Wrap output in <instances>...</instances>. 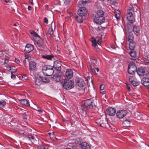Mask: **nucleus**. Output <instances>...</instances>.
Instances as JSON below:
<instances>
[{"instance_id": "obj_1", "label": "nucleus", "mask_w": 149, "mask_h": 149, "mask_svg": "<svg viewBox=\"0 0 149 149\" xmlns=\"http://www.w3.org/2000/svg\"><path fill=\"white\" fill-rule=\"evenodd\" d=\"M128 12L127 15V18L131 23L134 22L135 20L134 17V9L132 6H130L128 9Z\"/></svg>"}, {"instance_id": "obj_2", "label": "nucleus", "mask_w": 149, "mask_h": 149, "mask_svg": "<svg viewBox=\"0 0 149 149\" xmlns=\"http://www.w3.org/2000/svg\"><path fill=\"white\" fill-rule=\"evenodd\" d=\"M42 71L44 74L47 76H51L54 73L53 67L49 65L44 66Z\"/></svg>"}, {"instance_id": "obj_3", "label": "nucleus", "mask_w": 149, "mask_h": 149, "mask_svg": "<svg viewBox=\"0 0 149 149\" xmlns=\"http://www.w3.org/2000/svg\"><path fill=\"white\" fill-rule=\"evenodd\" d=\"M63 86L65 89L69 90L74 86V83L71 80H65L63 84Z\"/></svg>"}, {"instance_id": "obj_4", "label": "nucleus", "mask_w": 149, "mask_h": 149, "mask_svg": "<svg viewBox=\"0 0 149 149\" xmlns=\"http://www.w3.org/2000/svg\"><path fill=\"white\" fill-rule=\"evenodd\" d=\"M135 64L133 62L130 63L128 65V72L130 74H133L135 71L137 70Z\"/></svg>"}, {"instance_id": "obj_5", "label": "nucleus", "mask_w": 149, "mask_h": 149, "mask_svg": "<svg viewBox=\"0 0 149 149\" xmlns=\"http://www.w3.org/2000/svg\"><path fill=\"white\" fill-rule=\"evenodd\" d=\"M127 111L126 110H118L116 113V116L119 119L123 118L127 114Z\"/></svg>"}, {"instance_id": "obj_6", "label": "nucleus", "mask_w": 149, "mask_h": 149, "mask_svg": "<svg viewBox=\"0 0 149 149\" xmlns=\"http://www.w3.org/2000/svg\"><path fill=\"white\" fill-rule=\"evenodd\" d=\"M94 21L96 24H100L102 23L105 21L104 17L102 16H99L96 17Z\"/></svg>"}, {"instance_id": "obj_7", "label": "nucleus", "mask_w": 149, "mask_h": 149, "mask_svg": "<svg viewBox=\"0 0 149 149\" xmlns=\"http://www.w3.org/2000/svg\"><path fill=\"white\" fill-rule=\"evenodd\" d=\"M38 39V40L37 42V43L39 47V49L42 50L45 48L44 42L40 38H39Z\"/></svg>"}, {"instance_id": "obj_8", "label": "nucleus", "mask_w": 149, "mask_h": 149, "mask_svg": "<svg viewBox=\"0 0 149 149\" xmlns=\"http://www.w3.org/2000/svg\"><path fill=\"white\" fill-rule=\"evenodd\" d=\"M76 84L77 85L80 87L83 86L84 84V80L81 78L77 77L75 79Z\"/></svg>"}, {"instance_id": "obj_9", "label": "nucleus", "mask_w": 149, "mask_h": 149, "mask_svg": "<svg viewBox=\"0 0 149 149\" xmlns=\"http://www.w3.org/2000/svg\"><path fill=\"white\" fill-rule=\"evenodd\" d=\"M87 10L84 7H81L78 10L77 14L78 15L81 16H84L87 13Z\"/></svg>"}, {"instance_id": "obj_10", "label": "nucleus", "mask_w": 149, "mask_h": 149, "mask_svg": "<svg viewBox=\"0 0 149 149\" xmlns=\"http://www.w3.org/2000/svg\"><path fill=\"white\" fill-rule=\"evenodd\" d=\"M61 61L56 60L54 62L53 66L56 70H60L61 69Z\"/></svg>"}, {"instance_id": "obj_11", "label": "nucleus", "mask_w": 149, "mask_h": 149, "mask_svg": "<svg viewBox=\"0 0 149 149\" xmlns=\"http://www.w3.org/2000/svg\"><path fill=\"white\" fill-rule=\"evenodd\" d=\"M73 74L72 70L70 69H68L66 71L65 75L68 79H70L72 77Z\"/></svg>"}, {"instance_id": "obj_12", "label": "nucleus", "mask_w": 149, "mask_h": 149, "mask_svg": "<svg viewBox=\"0 0 149 149\" xmlns=\"http://www.w3.org/2000/svg\"><path fill=\"white\" fill-rule=\"evenodd\" d=\"M136 72L139 76H143L146 74L145 69L142 67L138 68L136 70Z\"/></svg>"}, {"instance_id": "obj_13", "label": "nucleus", "mask_w": 149, "mask_h": 149, "mask_svg": "<svg viewBox=\"0 0 149 149\" xmlns=\"http://www.w3.org/2000/svg\"><path fill=\"white\" fill-rule=\"evenodd\" d=\"M141 83L147 88H149V79L143 77L141 80Z\"/></svg>"}, {"instance_id": "obj_14", "label": "nucleus", "mask_w": 149, "mask_h": 149, "mask_svg": "<svg viewBox=\"0 0 149 149\" xmlns=\"http://www.w3.org/2000/svg\"><path fill=\"white\" fill-rule=\"evenodd\" d=\"M106 111L107 114L111 116L115 115L116 112V110L114 108L111 107L108 108Z\"/></svg>"}, {"instance_id": "obj_15", "label": "nucleus", "mask_w": 149, "mask_h": 149, "mask_svg": "<svg viewBox=\"0 0 149 149\" xmlns=\"http://www.w3.org/2000/svg\"><path fill=\"white\" fill-rule=\"evenodd\" d=\"M33 49L34 48L32 45L28 44L26 45L25 46V51L27 52H30L32 51Z\"/></svg>"}, {"instance_id": "obj_16", "label": "nucleus", "mask_w": 149, "mask_h": 149, "mask_svg": "<svg viewBox=\"0 0 149 149\" xmlns=\"http://www.w3.org/2000/svg\"><path fill=\"white\" fill-rule=\"evenodd\" d=\"M90 0H82L78 2V5L80 8L83 7L82 6H86Z\"/></svg>"}, {"instance_id": "obj_17", "label": "nucleus", "mask_w": 149, "mask_h": 149, "mask_svg": "<svg viewBox=\"0 0 149 149\" xmlns=\"http://www.w3.org/2000/svg\"><path fill=\"white\" fill-rule=\"evenodd\" d=\"M80 147L82 149H90V147L86 142H83L80 144Z\"/></svg>"}, {"instance_id": "obj_18", "label": "nucleus", "mask_w": 149, "mask_h": 149, "mask_svg": "<svg viewBox=\"0 0 149 149\" xmlns=\"http://www.w3.org/2000/svg\"><path fill=\"white\" fill-rule=\"evenodd\" d=\"M93 103L94 102H92L91 100H87L85 101L84 105L85 107L89 106L90 107H91V106L93 107Z\"/></svg>"}, {"instance_id": "obj_19", "label": "nucleus", "mask_w": 149, "mask_h": 149, "mask_svg": "<svg viewBox=\"0 0 149 149\" xmlns=\"http://www.w3.org/2000/svg\"><path fill=\"white\" fill-rule=\"evenodd\" d=\"M29 66L30 70L33 71L35 69L36 66V64L33 61H30L29 64Z\"/></svg>"}, {"instance_id": "obj_20", "label": "nucleus", "mask_w": 149, "mask_h": 149, "mask_svg": "<svg viewBox=\"0 0 149 149\" xmlns=\"http://www.w3.org/2000/svg\"><path fill=\"white\" fill-rule=\"evenodd\" d=\"M27 139L31 143L33 144L35 141L34 137L31 134L28 135Z\"/></svg>"}, {"instance_id": "obj_21", "label": "nucleus", "mask_w": 149, "mask_h": 149, "mask_svg": "<svg viewBox=\"0 0 149 149\" xmlns=\"http://www.w3.org/2000/svg\"><path fill=\"white\" fill-rule=\"evenodd\" d=\"M42 83V77L40 76L37 77L35 81V84L36 85H39Z\"/></svg>"}, {"instance_id": "obj_22", "label": "nucleus", "mask_w": 149, "mask_h": 149, "mask_svg": "<svg viewBox=\"0 0 149 149\" xmlns=\"http://www.w3.org/2000/svg\"><path fill=\"white\" fill-rule=\"evenodd\" d=\"M133 30L134 34L136 35H138L140 33V28L138 26H134Z\"/></svg>"}, {"instance_id": "obj_23", "label": "nucleus", "mask_w": 149, "mask_h": 149, "mask_svg": "<svg viewBox=\"0 0 149 149\" xmlns=\"http://www.w3.org/2000/svg\"><path fill=\"white\" fill-rule=\"evenodd\" d=\"M134 37L133 33L132 32H129L128 33L127 40L129 41L133 40Z\"/></svg>"}, {"instance_id": "obj_24", "label": "nucleus", "mask_w": 149, "mask_h": 149, "mask_svg": "<svg viewBox=\"0 0 149 149\" xmlns=\"http://www.w3.org/2000/svg\"><path fill=\"white\" fill-rule=\"evenodd\" d=\"M82 16L79 15L77 16L76 20L79 23H81L83 22V19L82 17Z\"/></svg>"}, {"instance_id": "obj_25", "label": "nucleus", "mask_w": 149, "mask_h": 149, "mask_svg": "<svg viewBox=\"0 0 149 149\" xmlns=\"http://www.w3.org/2000/svg\"><path fill=\"white\" fill-rule=\"evenodd\" d=\"M129 48L131 50H133L135 46V44L133 40L129 41Z\"/></svg>"}, {"instance_id": "obj_26", "label": "nucleus", "mask_w": 149, "mask_h": 149, "mask_svg": "<svg viewBox=\"0 0 149 149\" xmlns=\"http://www.w3.org/2000/svg\"><path fill=\"white\" fill-rule=\"evenodd\" d=\"M42 57L43 58L48 60H52V59L54 58L53 56L52 55H42Z\"/></svg>"}, {"instance_id": "obj_27", "label": "nucleus", "mask_w": 149, "mask_h": 149, "mask_svg": "<svg viewBox=\"0 0 149 149\" xmlns=\"http://www.w3.org/2000/svg\"><path fill=\"white\" fill-rule=\"evenodd\" d=\"M115 17L118 19L120 16V11L119 10H116L114 11Z\"/></svg>"}, {"instance_id": "obj_28", "label": "nucleus", "mask_w": 149, "mask_h": 149, "mask_svg": "<svg viewBox=\"0 0 149 149\" xmlns=\"http://www.w3.org/2000/svg\"><path fill=\"white\" fill-rule=\"evenodd\" d=\"M129 54L133 58H132V59L134 60L135 59V58L136 55V52L133 50H131L130 51Z\"/></svg>"}, {"instance_id": "obj_29", "label": "nucleus", "mask_w": 149, "mask_h": 149, "mask_svg": "<svg viewBox=\"0 0 149 149\" xmlns=\"http://www.w3.org/2000/svg\"><path fill=\"white\" fill-rule=\"evenodd\" d=\"M20 102L22 104L28 106H29L30 104L29 103L26 99L21 100H20Z\"/></svg>"}, {"instance_id": "obj_30", "label": "nucleus", "mask_w": 149, "mask_h": 149, "mask_svg": "<svg viewBox=\"0 0 149 149\" xmlns=\"http://www.w3.org/2000/svg\"><path fill=\"white\" fill-rule=\"evenodd\" d=\"M53 78L55 81H58L60 80L61 77L60 76L58 75H56L54 76Z\"/></svg>"}, {"instance_id": "obj_31", "label": "nucleus", "mask_w": 149, "mask_h": 149, "mask_svg": "<svg viewBox=\"0 0 149 149\" xmlns=\"http://www.w3.org/2000/svg\"><path fill=\"white\" fill-rule=\"evenodd\" d=\"M130 122L127 120H125L123 122V125L127 127L130 126Z\"/></svg>"}, {"instance_id": "obj_32", "label": "nucleus", "mask_w": 149, "mask_h": 149, "mask_svg": "<svg viewBox=\"0 0 149 149\" xmlns=\"http://www.w3.org/2000/svg\"><path fill=\"white\" fill-rule=\"evenodd\" d=\"M139 83L140 82L139 81L135 79L131 83L134 86H137L139 85Z\"/></svg>"}, {"instance_id": "obj_33", "label": "nucleus", "mask_w": 149, "mask_h": 149, "mask_svg": "<svg viewBox=\"0 0 149 149\" xmlns=\"http://www.w3.org/2000/svg\"><path fill=\"white\" fill-rule=\"evenodd\" d=\"M104 13V12L101 10H97L96 12V14L98 16H102L103 15Z\"/></svg>"}, {"instance_id": "obj_34", "label": "nucleus", "mask_w": 149, "mask_h": 149, "mask_svg": "<svg viewBox=\"0 0 149 149\" xmlns=\"http://www.w3.org/2000/svg\"><path fill=\"white\" fill-rule=\"evenodd\" d=\"M92 46L94 47H96L97 46V43L96 42V40L95 38H93L92 40Z\"/></svg>"}, {"instance_id": "obj_35", "label": "nucleus", "mask_w": 149, "mask_h": 149, "mask_svg": "<svg viewBox=\"0 0 149 149\" xmlns=\"http://www.w3.org/2000/svg\"><path fill=\"white\" fill-rule=\"evenodd\" d=\"M6 102L3 100H1L0 101V108H2L4 107L6 104Z\"/></svg>"}, {"instance_id": "obj_36", "label": "nucleus", "mask_w": 149, "mask_h": 149, "mask_svg": "<svg viewBox=\"0 0 149 149\" xmlns=\"http://www.w3.org/2000/svg\"><path fill=\"white\" fill-rule=\"evenodd\" d=\"M144 60L145 62V65L147 66V67L149 68V60L146 58H144Z\"/></svg>"}, {"instance_id": "obj_37", "label": "nucleus", "mask_w": 149, "mask_h": 149, "mask_svg": "<svg viewBox=\"0 0 149 149\" xmlns=\"http://www.w3.org/2000/svg\"><path fill=\"white\" fill-rule=\"evenodd\" d=\"M48 33L50 35H52L54 33V31L52 28H49L48 31Z\"/></svg>"}, {"instance_id": "obj_38", "label": "nucleus", "mask_w": 149, "mask_h": 149, "mask_svg": "<svg viewBox=\"0 0 149 149\" xmlns=\"http://www.w3.org/2000/svg\"><path fill=\"white\" fill-rule=\"evenodd\" d=\"M49 81V79L48 78L46 77H42V81L43 82H47Z\"/></svg>"}, {"instance_id": "obj_39", "label": "nucleus", "mask_w": 149, "mask_h": 149, "mask_svg": "<svg viewBox=\"0 0 149 149\" xmlns=\"http://www.w3.org/2000/svg\"><path fill=\"white\" fill-rule=\"evenodd\" d=\"M31 33L32 34L33 36L34 37H38V38H40V36L34 31H33L31 32Z\"/></svg>"}, {"instance_id": "obj_40", "label": "nucleus", "mask_w": 149, "mask_h": 149, "mask_svg": "<svg viewBox=\"0 0 149 149\" xmlns=\"http://www.w3.org/2000/svg\"><path fill=\"white\" fill-rule=\"evenodd\" d=\"M74 142L76 144L78 145L80 143V140L79 138H77L74 140Z\"/></svg>"}, {"instance_id": "obj_41", "label": "nucleus", "mask_w": 149, "mask_h": 149, "mask_svg": "<svg viewBox=\"0 0 149 149\" xmlns=\"http://www.w3.org/2000/svg\"><path fill=\"white\" fill-rule=\"evenodd\" d=\"M135 79V77L134 76H130L129 77V80L131 83H132Z\"/></svg>"}, {"instance_id": "obj_42", "label": "nucleus", "mask_w": 149, "mask_h": 149, "mask_svg": "<svg viewBox=\"0 0 149 149\" xmlns=\"http://www.w3.org/2000/svg\"><path fill=\"white\" fill-rule=\"evenodd\" d=\"M25 56L26 60L27 59L28 61H29L31 59V57L28 54H25Z\"/></svg>"}, {"instance_id": "obj_43", "label": "nucleus", "mask_w": 149, "mask_h": 149, "mask_svg": "<svg viewBox=\"0 0 149 149\" xmlns=\"http://www.w3.org/2000/svg\"><path fill=\"white\" fill-rule=\"evenodd\" d=\"M90 68L91 71L94 73H95V67L93 65H90Z\"/></svg>"}, {"instance_id": "obj_44", "label": "nucleus", "mask_w": 149, "mask_h": 149, "mask_svg": "<svg viewBox=\"0 0 149 149\" xmlns=\"http://www.w3.org/2000/svg\"><path fill=\"white\" fill-rule=\"evenodd\" d=\"M16 69H15V70L13 72H11V78L12 79H15L16 78L15 76L13 74V72H15L16 71Z\"/></svg>"}, {"instance_id": "obj_45", "label": "nucleus", "mask_w": 149, "mask_h": 149, "mask_svg": "<svg viewBox=\"0 0 149 149\" xmlns=\"http://www.w3.org/2000/svg\"><path fill=\"white\" fill-rule=\"evenodd\" d=\"M45 147L42 144L39 145L38 147V149H45Z\"/></svg>"}, {"instance_id": "obj_46", "label": "nucleus", "mask_w": 149, "mask_h": 149, "mask_svg": "<svg viewBox=\"0 0 149 149\" xmlns=\"http://www.w3.org/2000/svg\"><path fill=\"white\" fill-rule=\"evenodd\" d=\"M91 62L93 63H95L97 62V60L95 58H92L91 59Z\"/></svg>"}, {"instance_id": "obj_47", "label": "nucleus", "mask_w": 149, "mask_h": 149, "mask_svg": "<svg viewBox=\"0 0 149 149\" xmlns=\"http://www.w3.org/2000/svg\"><path fill=\"white\" fill-rule=\"evenodd\" d=\"M22 117L23 119H27V115L25 112L23 114Z\"/></svg>"}, {"instance_id": "obj_48", "label": "nucleus", "mask_w": 149, "mask_h": 149, "mask_svg": "<svg viewBox=\"0 0 149 149\" xmlns=\"http://www.w3.org/2000/svg\"><path fill=\"white\" fill-rule=\"evenodd\" d=\"M105 87L104 85L103 84H102L100 86V90H104V88Z\"/></svg>"}, {"instance_id": "obj_49", "label": "nucleus", "mask_w": 149, "mask_h": 149, "mask_svg": "<svg viewBox=\"0 0 149 149\" xmlns=\"http://www.w3.org/2000/svg\"><path fill=\"white\" fill-rule=\"evenodd\" d=\"M5 53V52L3 51H0V57L3 56Z\"/></svg>"}, {"instance_id": "obj_50", "label": "nucleus", "mask_w": 149, "mask_h": 149, "mask_svg": "<svg viewBox=\"0 0 149 149\" xmlns=\"http://www.w3.org/2000/svg\"><path fill=\"white\" fill-rule=\"evenodd\" d=\"M36 110L40 113H41L42 111V109L40 108L37 107V109H36Z\"/></svg>"}, {"instance_id": "obj_51", "label": "nucleus", "mask_w": 149, "mask_h": 149, "mask_svg": "<svg viewBox=\"0 0 149 149\" xmlns=\"http://www.w3.org/2000/svg\"><path fill=\"white\" fill-rule=\"evenodd\" d=\"M94 102V103L93 104V107H92L93 109H95L97 105V103H95L94 102Z\"/></svg>"}, {"instance_id": "obj_52", "label": "nucleus", "mask_w": 149, "mask_h": 149, "mask_svg": "<svg viewBox=\"0 0 149 149\" xmlns=\"http://www.w3.org/2000/svg\"><path fill=\"white\" fill-rule=\"evenodd\" d=\"M101 39L100 38L97 40V44L99 45H100Z\"/></svg>"}, {"instance_id": "obj_53", "label": "nucleus", "mask_w": 149, "mask_h": 149, "mask_svg": "<svg viewBox=\"0 0 149 149\" xmlns=\"http://www.w3.org/2000/svg\"><path fill=\"white\" fill-rule=\"evenodd\" d=\"M22 77L24 79H26L27 78V77L26 74H22Z\"/></svg>"}, {"instance_id": "obj_54", "label": "nucleus", "mask_w": 149, "mask_h": 149, "mask_svg": "<svg viewBox=\"0 0 149 149\" xmlns=\"http://www.w3.org/2000/svg\"><path fill=\"white\" fill-rule=\"evenodd\" d=\"M44 22L46 24H48V20L47 18L46 17H45L44 19Z\"/></svg>"}, {"instance_id": "obj_55", "label": "nucleus", "mask_w": 149, "mask_h": 149, "mask_svg": "<svg viewBox=\"0 0 149 149\" xmlns=\"http://www.w3.org/2000/svg\"><path fill=\"white\" fill-rule=\"evenodd\" d=\"M100 93L102 94H104L106 93V91H105L104 90H100Z\"/></svg>"}, {"instance_id": "obj_56", "label": "nucleus", "mask_w": 149, "mask_h": 149, "mask_svg": "<svg viewBox=\"0 0 149 149\" xmlns=\"http://www.w3.org/2000/svg\"><path fill=\"white\" fill-rule=\"evenodd\" d=\"M15 61L16 62V63L18 64H19L20 63V61L17 58L15 59Z\"/></svg>"}, {"instance_id": "obj_57", "label": "nucleus", "mask_w": 149, "mask_h": 149, "mask_svg": "<svg viewBox=\"0 0 149 149\" xmlns=\"http://www.w3.org/2000/svg\"><path fill=\"white\" fill-rule=\"evenodd\" d=\"M126 86L128 90H129L130 89V87L129 84L127 83H126Z\"/></svg>"}, {"instance_id": "obj_58", "label": "nucleus", "mask_w": 149, "mask_h": 149, "mask_svg": "<svg viewBox=\"0 0 149 149\" xmlns=\"http://www.w3.org/2000/svg\"><path fill=\"white\" fill-rule=\"evenodd\" d=\"M4 1L6 3H11V1L10 0H4Z\"/></svg>"}, {"instance_id": "obj_59", "label": "nucleus", "mask_w": 149, "mask_h": 149, "mask_svg": "<svg viewBox=\"0 0 149 149\" xmlns=\"http://www.w3.org/2000/svg\"><path fill=\"white\" fill-rule=\"evenodd\" d=\"M8 62V59H7L6 58H5V59L4 63H7Z\"/></svg>"}, {"instance_id": "obj_60", "label": "nucleus", "mask_w": 149, "mask_h": 149, "mask_svg": "<svg viewBox=\"0 0 149 149\" xmlns=\"http://www.w3.org/2000/svg\"><path fill=\"white\" fill-rule=\"evenodd\" d=\"M30 3L32 5L33 4V0H29Z\"/></svg>"}, {"instance_id": "obj_61", "label": "nucleus", "mask_w": 149, "mask_h": 149, "mask_svg": "<svg viewBox=\"0 0 149 149\" xmlns=\"http://www.w3.org/2000/svg\"><path fill=\"white\" fill-rule=\"evenodd\" d=\"M28 9L29 10H31L32 9V8L31 6H28Z\"/></svg>"}, {"instance_id": "obj_62", "label": "nucleus", "mask_w": 149, "mask_h": 149, "mask_svg": "<svg viewBox=\"0 0 149 149\" xmlns=\"http://www.w3.org/2000/svg\"><path fill=\"white\" fill-rule=\"evenodd\" d=\"M96 70L97 72H98L99 71V69L98 68H95V70Z\"/></svg>"}, {"instance_id": "obj_63", "label": "nucleus", "mask_w": 149, "mask_h": 149, "mask_svg": "<svg viewBox=\"0 0 149 149\" xmlns=\"http://www.w3.org/2000/svg\"><path fill=\"white\" fill-rule=\"evenodd\" d=\"M146 58L147 59H149V55H147L146 56V58Z\"/></svg>"}, {"instance_id": "obj_64", "label": "nucleus", "mask_w": 149, "mask_h": 149, "mask_svg": "<svg viewBox=\"0 0 149 149\" xmlns=\"http://www.w3.org/2000/svg\"><path fill=\"white\" fill-rule=\"evenodd\" d=\"M97 125H98L99 126H101V127L102 126V125L100 123H97Z\"/></svg>"}]
</instances>
